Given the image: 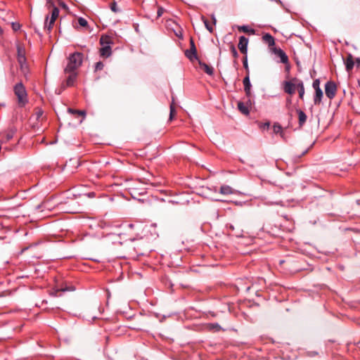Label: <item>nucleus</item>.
<instances>
[{
    "label": "nucleus",
    "instance_id": "nucleus-36",
    "mask_svg": "<svg viewBox=\"0 0 360 360\" xmlns=\"http://www.w3.org/2000/svg\"><path fill=\"white\" fill-rule=\"evenodd\" d=\"M274 131L276 134L281 132L282 131L281 126L280 124H274Z\"/></svg>",
    "mask_w": 360,
    "mask_h": 360
},
{
    "label": "nucleus",
    "instance_id": "nucleus-12",
    "mask_svg": "<svg viewBox=\"0 0 360 360\" xmlns=\"http://www.w3.org/2000/svg\"><path fill=\"white\" fill-rule=\"evenodd\" d=\"M345 69L347 72H350L354 65V57L352 53H348L346 60H345Z\"/></svg>",
    "mask_w": 360,
    "mask_h": 360
},
{
    "label": "nucleus",
    "instance_id": "nucleus-3",
    "mask_svg": "<svg viewBox=\"0 0 360 360\" xmlns=\"http://www.w3.org/2000/svg\"><path fill=\"white\" fill-rule=\"evenodd\" d=\"M100 44L102 47L100 49V55L102 57L108 58L112 54V49L110 44H112L110 37L108 36H102L100 39Z\"/></svg>",
    "mask_w": 360,
    "mask_h": 360
},
{
    "label": "nucleus",
    "instance_id": "nucleus-5",
    "mask_svg": "<svg viewBox=\"0 0 360 360\" xmlns=\"http://www.w3.org/2000/svg\"><path fill=\"white\" fill-rule=\"evenodd\" d=\"M337 85L333 81H328L325 84V94L329 99H333L337 92Z\"/></svg>",
    "mask_w": 360,
    "mask_h": 360
},
{
    "label": "nucleus",
    "instance_id": "nucleus-38",
    "mask_svg": "<svg viewBox=\"0 0 360 360\" xmlns=\"http://www.w3.org/2000/svg\"><path fill=\"white\" fill-rule=\"evenodd\" d=\"M164 8H162V7H159L158 9V12H157V14H158V17H160L163 13H164Z\"/></svg>",
    "mask_w": 360,
    "mask_h": 360
},
{
    "label": "nucleus",
    "instance_id": "nucleus-14",
    "mask_svg": "<svg viewBox=\"0 0 360 360\" xmlns=\"http://www.w3.org/2000/svg\"><path fill=\"white\" fill-rule=\"evenodd\" d=\"M296 112L298 115L299 126L300 127H302L307 121V116L305 114V112L301 109H296Z\"/></svg>",
    "mask_w": 360,
    "mask_h": 360
},
{
    "label": "nucleus",
    "instance_id": "nucleus-41",
    "mask_svg": "<svg viewBox=\"0 0 360 360\" xmlns=\"http://www.w3.org/2000/svg\"><path fill=\"white\" fill-rule=\"evenodd\" d=\"M285 72H289L290 69V65L289 64V62L287 64H285Z\"/></svg>",
    "mask_w": 360,
    "mask_h": 360
},
{
    "label": "nucleus",
    "instance_id": "nucleus-7",
    "mask_svg": "<svg viewBox=\"0 0 360 360\" xmlns=\"http://www.w3.org/2000/svg\"><path fill=\"white\" fill-rule=\"evenodd\" d=\"M226 227L230 234L238 238L243 236V231L240 227L236 226L232 224H226Z\"/></svg>",
    "mask_w": 360,
    "mask_h": 360
},
{
    "label": "nucleus",
    "instance_id": "nucleus-18",
    "mask_svg": "<svg viewBox=\"0 0 360 360\" xmlns=\"http://www.w3.org/2000/svg\"><path fill=\"white\" fill-rule=\"evenodd\" d=\"M200 66L203 68L204 71L210 76H212L214 74V70L212 67L207 65L205 63L201 62L199 60Z\"/></svg>",
    "mask_w": 360,
    "mask_h": 360
},
{
    "label": "nucleus",
    "instance_id": "nucleus-24",
    "mask_svg": "<svg viewBox=\"0 0 360 360\" xmlns=\"http://www.w3.org/2000/svg\"><path fill=\"white\" fill-rule=\"evenodd\" d=\"M202 20L205 24L206 29L212 33L213 32V27L210 25L209 21L204 17L202 16Z\"/></svg>",
    "mask_w": 360,
    "mask_h": 360
},
{
    "label": "nucleus",
    "instance_id": "nucleus-15",
    "mask_svg": "<svg viewBox=\"0 0 360 360\" xmlns=\"http://www.w3.org/2000/svg\"><path fill=\"white\" fill-rule=\"evenodd\" d=\"M263 41L268 44L269 46H273L275 44V39L271 34L266 33L262 37Z\"/></svg>",
    "mask_w": 360,
    "mask_h": 360
},
{
    "label": "nucleus",
    "instance_id": "nucleus-33",
    "mask_svg": "<svg viewBox=\"0 0 360 360\" xmlns=\"http://www.w3.org/2000/svg\"><path fill=\"white\" fill-rule=\"evenodd\" d=\"M210 328L211 329H214L217 331H219L221 329V327L217 323H212L210 324Z\"/></svg>",
    "mask_w": 360,
    "mask_h": 360
},
{
    "label": "nucleus",
    "instance_id": "nucleus-19",
    "mask_svg": "<svg viewBox=\"0 0 360 360\" xmlns=\"http://www.w3.org/2000/svg\"><path fill=\"white\" fill-rule=\"evenodd\" d=\"M238 108L243 115H247L250 113L248 107L243 102L240 101L238 103Z\"/></svg>",
    "mask_w": 360,
    "mask_h": 360
},
{
    "label": "nucleus",
    "instance_id": "nucleus-39",
    "mask_svg": "<svg viewBox=\"0 0 360 360\" xmlns=\"http://www.w3.org/2000/svg\"><path fill=\"white\" fill-rule=\"evenodd\" d=\"M12 27H13V30L17 31L20 29V26L19 24L13 23Z\"/></svg>",
    "mask_w": 360,
    "mask_h": 360
},
{
    "label": "nucleus",
    "instance_id": "nucleus-32",
    "mask_svg": "<svg viewBox=\"0 0 360 360\" xmlns=\"http://www.w3.org/2000/svg\"><path fill=\"white\" fill-rule=\"evenodd\" d=\"M43 113H44V111H43L42 109H41V108L37 109V110H36V112L34 113L36 119L37 120H39L41 118V117L42 116Z\"/></svg>",
    "mask_w": 360,
    "mask_h": 360
},
{
    "label": "nucleus",
    "instance_id": "nucleus-37",
    "mask_svg": "<svg viewBox=\"0 0 360 360\" xmlns=\"http://www.w3.org/2000/svg\"><path fill=\"white\" fill-rule=\"evenodd\" d=\"M307 355L309 357H313L318 355V352L314 351H308L307 352Z\"/></svg>",
    "mask_w": 360,
    "mask_h": 360
},
{
    "label": "nucleus",
    "instance_id": "nucleus-17",
    "mask_svg": "<svg viewBox=\"0 0 360 360\" xmlns=\"http://www.w3.org/2000/svg\"><path fill=\"white\" fill-rule=\"evenodd\" d=\"M315 91V95L314 97V103L315 105H319L321 102V99L323 98V91L322 89H316Z\"/></svg>",
    "mask_w": 360,
    "mask_h": 360
},
{
    "label": "nucleus",
    "instance_id": "nucleus-44",
    "mask_svg": "<svg viewBox=\"0 0 360 360\" xmlns=\"http://www.w3.org/2000/svg\"><path fill=\"white\" fill-rule=\"evenodd\" d=\"M308 150H309V149H306L305 150H304V151L302 152V153L299 156V158H300L301 156H302V155H305V154L308 152Z\"/></svg>",
    "mask_w": 360,
    "mask_h": 360
},
{
    "label": "nucleus",
    "instance_id": "nucleus-46",
    "mask_svg": "<svg viewBox=\"0 0 360 360\" xmlns=\"http://www.w3.org/2000/svg\"><path fill=\"white\" fill-rule=\"evenodd\" d=\"M213 20H214V24H215L216 23V19H215L214 17H213Z\"/></svg>",
    "mask_w": 360,
    "mask_h": 360
},
{
    "label": "nucleus",
    "instance_id": "nucleus-13",
    "mask_svg": "<svg viewBox=\"0 0 360 360\" xmlns=\"http://www.w3.org/2000/svg\"><path fill=\"white\" fill-rule=\"evenodd\" d=\"M292 81L296 82V88L297 89L299 93V97L300 99H303L304 95V86L303 82L302 80L297 79V78H293Z\"/></svg>",
    "mask_w": 360,
    "mask_h": 360
},
{
    "label": "nucleus",
    "instance_id": "nucleus-21",
    "mask_svg": "<svg viewBox=\"0 0 360 360\" xmlns=\"http://www.w3.org/2000/svg\"><path fill=\"white\" fill-rule=\"evenodd\" d=\"M75 288L73 285H62L56 290V292H67V291H74Z\"/></svg>",
    "mask_w": 360,
    "mask_h": 360
},
{
    "label": "nucleus",
    "instance_id": "nucleus-4",
    "mask_svg": "<svg viewBox=\"0 0 360 360\" xmlns=\"http://www.w3.org/2000/svg\"><path fill=\"white\" fill-rule=\"evenodd\" d=\"M59 15V9L57 7H53L51 11V19L49 22H47L49 19V15L46 17V22L44 23V29L46 30L48 32H51L52 30L53 25L56 20V18L58 17Z\"/></svg>",
    "mask_w": 360,
    "mask_h": 360
},
{
    "label": "nucleus",
    "instance_id": "nucleus-2",
    "mask_svg": "<svg viewBox=\"0 0 360 360\" xmlns=\"http://www.w3.org/2000/svg\"><path fill=\"white\" fill-rule=\"evenodd\" d=\"M14 94L18 98V103L20 107H24L27 103V94L25 87L22 82L17 83L13 88Z\"/></svg>",
    "mask_w": 360,
    "mask_h": 360
},
{
    "label": "nucleus",
    "instance_id": "nucleus-1",
    "mask_svg": "<svg viewBox=\"0 0 360 360\" xmlns=\"http://www.w3.org/2000/svg\"><path fill=\"white\" fill-rule=\"evenodd\" d=\"M83 53L80 52H75L68 58V63L65 68V72H75V70L81 66L83 61Z\"/></svg>",
    "mask_w": 360,
    "mask_h": 360
},
{
    "label": "nucleus",
    "instance_id": "nucleus-26",
    "mask_svg": "<svg viewBox=\"0 0 360 360\" xmlns=\"http://www.w3.org/2000/svg\"><path fill=\"white\" fill-rule=\"evenodd\" d=\"M243 67L246 71V73L248 75H250V70H249V67H248V56H247V54L245 56L244 58H243Z\"/></svg>",
    "mask_w": 360,
    "mask_h": 360
},
{
    "label": "nucleus",
    "instance_id": "nucleus-20",
    "mask_svg": "<svg viewBox=\"0 0 360 360\" xmlns=\"http://www.w3.org/2000/svg\"><path fill=\"white\" fill-rule=\"evenodd\" d=\"M220 193L223 195H229L233 193V189L227 185H223L220 187Z\"/></svg>",
    "mask_w": 360,
    "mask_h": 360
},
{
    "label": "nucleus",
    "instance_id": "nucleus-29",
    "mask_svg": "<svg viewBox=\"0 0 360 360\" xmlns=\"http://www.w3.org/2000/svg\"><path fill=\"white\" fill-rule=\"evenodd\" d=\"M230 49H231L233 56L235 58H237L238 57V51L233 44H231Z\"/></svg>",
    "mask_w": 360,
    "mask_h": 360
},
{
    "label": "nucleus",
    "instance_id": "nucleus-35",
    "mask_svg": "<svg viewBox=\"0 0 360 360\" xmlns=\"http://www.w3.org/2000/svg\"><path fill=\"white\" fill-rule=\"evenodd\" d=\"M176 110L174 106V103L172 102L170 105V113H169V118L170 120L172 119L173 116L175 115Z\"/></svg>",
    "mask_w": 360,
    "mask_h": 360
},
{
    "label": "nucleus",
    "instance_id": "nucleus-28",
    "mask_svg": "<svg viewBox=\"0 0 360 360\" xmlns=\"http://www.w3.org/2000/svg\"><path fill=\"white\" fill-rule=\"evenodd\" d=\"M78 23L81 27H86L88 26L87 20L82 17L79 18Z\"/></svg>",
    "mask_w": 360,
    "mask_h": 360
},
{
    "label": "nucleus",
    "instance_id": "nucleus-10",
    "mask_svg": "<svg viewBox=\"0 0 360 360\" xmlns=\"http://www.w3.org/2000/svg\"><path fill=\"white\" fill-rule=\"evenodd\" d=\"M243 86H244V91L245 92V95L248 98H250L252 95V92H251L252 84L250 82L249 75H248V74L246 75V76L244 77V79L243 80Z\"/></svg>",
    "mask_w": 360,
    "mask_h": 360
},
{
    "label": "nucleus",
    "instance_id": "nucleus-40",
    "mask_svg": "<svg viewBox=\"0 0 360 360\" xmlns=\"http://www.w3.org/2000/svg\"><path fill=\"white\" fill-rule=\"evenodd\" d=\"M355 62L356 68H360V58H356Z\"/></svg>",
    "mask_w": 360,
    "mask_h": 360
},
{
    "label": "nucleus",
    "instance_id": "nucleus-43",
    "mask_svg": "<svg viewBox=\"0 0 360 360\" xmlns=\"http://www.w3.org/2000/svg\"><path fill=\"white\" fill-rule=\"evenodd\" d=\"M87 195H88L89 198H93V197H95L96 194H95V193H94V192H91V193H89L87 194Z\"/></svg>",
    "mask_w": 360,
    "mask_h": 360
},
{
    "label": "nucleus",
    "instance_id": "nucleus-31",
    "mask_svg": "<svg viewBox=\"0 0 360 360\" xmlns=\"http://www.w3.org/2000/svg\"><path fill=\"white\" fill-rule=\"evenodd\" d=\"M312 86H313L314 90L321 89L320 88V80H319V79H316L315 80H314L313 84H312Z\"/></svg>",
    "mask_w": 360,
    "mask_h": 360
},
{
    "label": "nucleus",
    "instance_id": "nucleus-6",
    "mask_svg": "<svg viewBox=\"0 0 360 360\" xmlns=\"http://www.w3.org/2000/svg\"><path fill=\"white\" fill-rule=\"evenodd\" d=\"M185 56L191 60H198L197 49L192 38L190 39V49L185 51Z\"/></svg>",
    "mask_w": 360,
    "mask_h": 360
},
{
    "label": "nucleus",
    "instance_id": "nucleus-8",
    "mask_svg": "<svg viewBox=\"0 0 360 360\" xmlns=\"http://www.w3.org/2000/svg\"><path fill=\"white\" fill-rule=\"evenodd\" d=\"M248 39L245 36H240L239 38V43L238 44V47L240 51L245 55L248 53Z\"/></svg>",
    "mask_w": 360,
    "mask_h": 360
},
{
    "label": "nucleus",
    "instance_id": "nucleus-11",
    "mask_svg": "<svg viewBox=\"0 0 360 360\" xmlns=\"http://www.w3.org/2000/svg\"><path fill=\"white\" fill-rule=\"evenodd\" d=\"M296 87V82L292 83L291 81H285L283 84L284 91L290 95L295 94Z\"/></svg>",
    "mask_w": 360,
    "mask_h": 360
},
{
    "label": "nucleus",
    "instance_id": "nucleus-27",
    "mask_svg": "<svg viewBox=\"0 0 360 360\" xmlns=\"http://www.w3.org/2000/svg\"><path fill=\"white\" fill-rule=\"evenodd\" d=\"M68 111L72 114H77L79 115H85L86 112L84 110H74L72 108H68Z\"/></svg>",
    "mask_w": 360,
    "mask_h": 360
},
{
    "label": "nucleus",
    "instance_id": "nucleus-22",
    "mask_svg": "<svg viewBox=\"0 0 360 360\" xmlns=\"http://www.w3.org/2000/svg\"><path fill=\"white\" fill-rule=\"evenodd\" d=\"M238 30L240 31H243L246 33H251V34L255 33V30L253 29L249 28V27L247 25L240 26L238 27Z\"/></svg>",
    "mask_w": 360,
    "mask_h": 360
},
{
    "label": "nucleus",
    "instance_id": "nucleus-23",
    "mask_svg": "<svg viewBox=\"0 0 360 360\" xmlns=\"http://www.w3.org/2000/svg\"><path fill=\"white\" fill-rule=\"evenodd\" d=\"M18 60L20 65V68L22 69L24 67V65L25 64V60H26L25 56L22 54L19 53L18 56Z\"/></svg>",
    "mask_w": 360,
    "mask_h": 360
},
{
    "label": "nucleus",
    "instance_id": "nucleus-45",
    "mask_svg": "<svg viewBox=\"0 0 360 360\" xmlns=\"http://www.w3.org/2000/svg\"><path fill=\"white\" fill-rule=\"evenodd\" d=\"M356 204H357V205H360V199H359V200H356Z\"/></svg>",
    "mask_w": 360,
    "mask_h": 360
},
{
    "label": "nucleus",
    "instance_id": "nucleus-30",
    "mask_svg": "<svg viewBox=\"0 0 360 360\" xmlns=\"http://www.w3.org/2000/svg\"><path fill=\"white\" fill-rule=\"evenodd\" d=\"M104 68V64L101 61H98L95 64V71L102 70Z\"/></svg>",
    "mask_w": 360,
    "mask_h": 360
},
{
    "label": "nucleus",
    "instance_id": "nucleus-34",
    "mask_svg": "<svg viewBox=\"0 0 360 360\" xmlns=\"http://www.w3.org/2000/svg\"><path fill=\"white\" fill-rule=\"evenodd\" d=\"M110 9L112 11H113L115 13H117V12L120 11V9L118 8V7L117 6V3L115 1L112 2L110 4Z\"/></svg>",
    "mask_w": 360,
    "mask_h": 360
},
{
    "label": "nucleus",
    "instance_id": "nucleus-16",
    "mask_svg": "<svg viewBox=\"0 0 360 360\" xmlns=\"http://www.w3.org/2000/svg\"><path fill=\"white\" fill-rule=\"evenodd\" d=\"M69 73L70 75L66 79V86H72L75 84L77 74L75 71Z\"/></svg>",
    "mask_w": 360,
    "mask_h": 360
},
{
    "label": "nucleus",
    "instance_id": "nucleus-9",
    "mask_svg": "<svg viewBox=\"0 0 360 360\" xmlns=\"http://www.w3.org/2000/svg\"><path fill=\"white\" fill-rule=\"evenodd\" d=\"M273 53L280 58V62L283 64L288 63V57L286 53L280 48H274Z\"/></svg>",
    "mask_w": 360,
    "mask_h": 360
},
{
    "label": "nucleus",
    "instance_id": "nucleus-42",
    "mask_svg": "<svg viewBox=\"0 0 360 360\" xmlns=\"http://www.w3.org/2000/svg\"><path fill=\"white\" fill-rule=\"evenodd\" d=\"M44 207V204L39 205L36 207V210L42 211V208Z\"/></svg>",
    "mask_w": 360,
    "mask_h": 360
},
{
    "label": "nucleus",
    "instance_id": "nucleus-25",
    "mask_svg": "<svg viewBox=\"0 0 360 360\" xmlns=\"http://www.w3.org/2000/svg\"><path fill=\"white\" fill-rule=\"evenodd\" d=\"M13 136H14L13 131L11 130V131L6 132V134L5 135L4 140L2 142L9 141L10 140H11L13 138Z\"/></svg>",
    "mask_w": 360,
    "mask_h": 360
}]
</instances>
